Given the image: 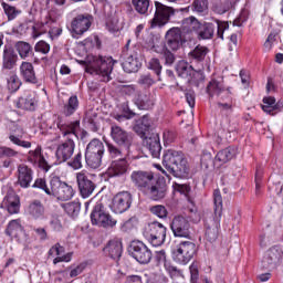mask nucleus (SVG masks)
<instances>
[{
  "mask_svg": "<svg viewBox=\"0 0 283 283\" xmlns=\"http://www.w3.org/2000/svg\"><path fill=\"white\" fill-rule=\"evenodd\" d=\"M56 127L64 140L57 144L55 148V160L57 165L67 163L74 156L76 149V139H78V129H81V122H67L63 118H57Z\"/></svg>",
  "mask_w": 283,
  "mask_h": 283,
  "instance_id": "f257e3e1",
  "label": "nucleus"
},
{
  "mask_svg": "<svg viewBox=\"0 0 283 283\" xmlns=\"http://www.w3.org/2000/svg\"><path fill=\"white\" fill-rule=\"evenodd\" d=\"M214 211L206 213L203 224L206 229V240L216 242L220 233V221L222 220V193L219 189L213 191Z\"/></svg>",
  "mask_w": 283,
  "mask_h": 283,
  "instance_id": "f03ea898",
  "label": "nucleus"
},
{
  "mask_svg": "<svg viewBox=\"0 0 283 283\" xmlns=\"http://www.w3.org/2000/svg\"><path fill=\"white\" fill-rule=\"evenodd\" d=\"M165 169L175 178H189V161L180 150L168 149L163 156Z\"/></svg>",
  "mask_w": 283,
  "mask_h": 283,
  "instance_id": "7ed1b4c3",
  "label": "nucleus"
},
{
  "mask_svg": "<svg viewBox=\"0 0 283 283\" xmlns=\"http://www.w3.org/2000/svg\"><path fill=\"white\" fill-rule=\"evenodd\" d=\"M149 127H151L149 117L144 116L135 126V132L142 138H145L144 144L151 154L153 158H160V151L163 150V146L160 145V136H158V134H151L149 137H146L147 132H149Z\"/></svg>",
  "mask_w": 283,
  "mask_h": 283,
  "instance_id": "20e7f679",
  "label": "nucleus"
},
{
  "mask_svg": "<svg viewBox=\"0 0 283 283\" xmlns=\"http://www.w3.org/2000/svg\"><path fill=\"white\" fill-rule=\"evenodd\" d=\"M114 70V60L112 57H97L93 63L86 66L85 72L97 76L102 83H109L112 81V71Z\"/></svg>",
  "mask_w": 283,
  "mask_h": 283,
  "instance_id": "39448f33",
  "label": "nucleus"
},
{
  "mask_svg": "<svg viewBox=\"0 0 283 283\" xmlns=\"http://www.w3.org/2000/svg\"><path fill=\"white\" fill-rule=\"evenodd\" d=\"M91 222L94 227H101L102 229H114L118 224V220L105 210L103 201H97L93 207Z\"/></svg>",
  "mask_w": 283,
  "mask_h": 283,
  "instance_id": "423d86ee",
  "label": "nucleus"
},
{
  "mask_svg": "<svg viewBox=\"0 0 283 283\" xmlns=\"http://www.w3.org/2000/svg\"><path fill=\"white\" fill-rule=\"evenodd\" d=\"M143 237L151 247H163L167 240V227L158 221H153L145 226Z\"/></svg>",
  "mask_w": 283,
  "mask_h": 283,
  "instance_id": "0eeeda50",
  "label": "nucleus"
},
{
  "mask_svg": "<svg viewBox=\"0 0 283 283\" xmlns=\"http://www.w3.org/2000/svg\"><path fill=\"white\" fill-rule=\"evenodd\" d=\"M105 154V145L99 139H93L86 146L85 160L91 169H98L103 165V155Z\"/></svg>",
  "mask_w": 283,
  "mask_h": 283,
  "instance_id": "6e6552de",
  "label": "nucleus"
},
{
  "mask_svg": "<svg viewBox=\"0 0 283 283\" xmlns=\"http://www.w3.org/2000/svg\"><path fill=\"white\" fill-rule=\"evenodd\" d=\"M196 255V243L191 241H182L172 250V260L177 264H189Z\"/></svg>",
  "mask_w": 283,
  "mask_h": 283,
  "instance_id": "1a4fd4ad",
  "label": "nucleus"
},
{
  "mask_svg": "<svg viewBox=\"0 0 283 283\" xmlns=\"http://www.w3.org/2000/svg\"><path fill=\"white\" fill-rule=\"evenodd\" d=\"M175 14L176 10H174V8L163 4V2L155 1V15L150 20L151 30L167 25Z\"/></svg>",
  "mask_w": 283,
  "mask_h": 283,
  "instance_id": "9d476101",
  "label": "nucleus"
},
{
  "mask_svg": "<svg viewBox=\"0 0 283 283\" xmlns=\"http://www.w3.org/2000/svg\"><path fill=\"white\" fill-rule=\"evenodd\" d=\"M128 255L134 258L139 264H149L151 262V250L143 241H132L128 247Z\"/></svg>",
  "mask_w": 283,
  "mask_h": 283,
  "instance_id": "9b49d317",
  "label": "nucleus"
},
{
  "mask_svg": "<svg viewBox=\"0 0 283 283\" xmlns=\"http://www.w3.org/2000/svg\"><path fill=\"white\" fill-rule=\"evenodd\" d=\"M76 182L82 198H90L96 189L94 175L90 174L87 170H82L76 174Z\"/></svg>",
  "mask_w": 283,
  "mask_h": 283,
  "instance_id": "f8f14e48",
  "label": "nucleus"
},
{
  "mask_svg": "<svg viewBox=\"0 0 283 283\" xmlns=\"http://www.w3.org/2000/svg\"><path fill=\"white\" fill-rule=\"evenodd\" d=\"M51 196L62 201L72 200V198H74V188L65 181H61V178L54 176L52 177Z\"/></svg>",
  "mask_w": 283,
  "mask_h": 283,
  "instance_id": "ddd939ff",
  "label": "nucleus"
},
{
  "mask_svg": "<svg viewBox=\"0 0 283 283\" xmlns=\"http://www.w3.org/2000/svg\"><path fill=\"white\" fill-rule=\"evenodd\" d=\"M129 43H132V40L127 41L123 50V56L125 61L122 64L124 72H127V74L138 72V70H140V66L143 65L138 60V53L134 50H129Z\"/></svg>",
  "mask_w": 283,
  "mask_h": 283,
  "instance_id": "4468645a",
  "label": "nucleus"
},
{
  "mask_svg": "<svg viewBox=\"0 0 283 283\" xmlns=\"http://www.w3.org/2000/svg\"><path fill=\"white\" fill-rule=\"evenodd\" d=\"M93 18L88 13L78 14L71 21V34L74 39L83 36L92 28Z\"/></svg>",
  "mask_w": 283,
  "mask_h": 283,
  "instance_id": "2eb2a0df",
  "label": "nucleus"
},
{
  "mask_svg": "<svg viewBox=\"0 0 283 283\" xmlns=\"http://www.w3.org/2000/svg\"><path fill=\"white\" fill-rule=\"evenodd\" d=\"M264 269H277L283 265V250L280 245H273L270 248L263 256Z\"/></svg>",
  "mask_w": 283,
  "mask_h": 283,
  "instance_id": "dca6fc26",
  "label": "nucleus"
},
{
  "mask_svg": "<svg viewBox=\"0 0 283 283\" xmlns=\"http://www.w3.org/2000/svg\"><path fill=\"white\" fill-rule=\"evenodd\" d=\"M18 109L34 112L39 107V95L34 91H25L18 99L14 101Z\"/></svg>",
  "mask_w": 283,
  "mask_h": 283,
  "instance_id": "f3484780",
  "label": "nucleus"
},
{
  "mask_svg": "<svg viewBox=\"0 0 283 283\" xmlns=\"http://www.w3.org/2000/svg\"><path fill=\"white\" fill-rule=\"evenodd\" d=\"M179 30L182 33L185 41H193L200 30V22L198 21V18L190 15L181 21Z\"/></svg>",
  "mask_w": 283,
  "mask_h": 283,
  "instance_id": "a211bd4d",
  "label": "nucleus"
},
{
  "mask_svg": "<svg viewBox=\"0 0 283 283\" xmlns=\"http://www.w3.org/2000/svg\"><path fill=\"white\" fill-rule=\"evenodd\" d=\"M130 180L139 191L146 192L156 179H154V174L149 171L135 170L130 175Z\"/></svg>",
  "mask_w": 283,
  "mask_h": 283,
  "instance_id": "6ab92c4d",
  "label": "nucleus"
},
{
  "mask_svg": "<svg viewBox=\"0 0 283 283\" xmlns=\"http://www.w3.org/2000/svg\"><path fill=\"white\" fill-rule=\"evenodd\" d=\"M165 39L166 46L169 48V50H172V52L180 50V45H182V43H187V41H185L182 31H180V28L178 27L169 29L166 32Z\"/></svg>",
  "mask_w": 283,
  "mask_h": 283,
  "instance_id": "aec40b11",
  "label": "nucleus"
},
{
  "mask_svg": "<svg viewBox=\"0 0 283 283\" xmlns=\"http://www.w3.org/2000/svg\"><path fill=\"white\" fill-rule=\"evenodd\" d=\"M25 213L31 220H48V210L43 201L34 199L25 208Z\"/></svg>",
  "mask_w": 283,
  "mask_h": 283,
  "instance_id": "412c9836",
  "label": "nucleus"
},
{
  "mask_svg": "<svg viewBox=\"0 0 283 283\" xmlns=\"http://www.w3.org/2000/svg\"><path fill=\"white\" fill-rule=\"evenodd\" d=\"M132 193L129 191L118 192L113 198L112 210L114 213H125L132 207Z\"/></svg>",
  "mask_w": 283,
  "mask_h": 283,
  "instance_id": "4be33fe9",
  "label": "nucleus"
},
{
  "mask_svg": "<svg viewBox=\"0 0 283 283\" xmlns=\"http://www.w3.org/2000/svg\"><path fill=\"white\" fill-rule=\"evenodd\" d=\"M170 229L175 238H189V229H191V226L189 224V220H187V218L177 216L174 218Z\"/></svg>",
  "mask_w": 283,
  "mask_h": 283,
  "instance_id": "5701e85b",
  "label": "nucleus"
},
{
  "mask_svg": "<svg viewBox=\"0 0 283 283\" xmlns=\"http://www.w3.org/2000/svg\"><path fill=\"white\" fill-rule=\"evenodd\" d=\"M156 260L158 264H164V269L166 273L171 277V280H176L177 277H182V270L178 269L171 261L167 260V254L165 250H160L156 253Z\"/></svg>",
  "mask_w": 283,
  "mask_h": 283,
  "instance_id": "b1692460",
  "label": "nucleus"
},
{
  "mask_svg": "<svg viewBox=\"0 0 283 283\" xmlns=\"http://www.w3.org/2000/svg\"><path fill=\"white\" fill-rule=\"evenodd\" d=\"M42 151L43 149L41 148V146H36L35 149L28 153L27 160L31 165H34V167H39L44 171H50V164H48V160H45Z\"/></svg>",
  "mask_w": 283,
  "mask_h": 283,
  "instance_id": "393cba45",
  "label": "nucleus"
},
{
  "mask_svg": "<svg viewBox=\"0 0 283 283\" xmlns=\"http://www.w3.org/2000/svg\"><path fill=\"white\" fill-rule=\"evenodd\" d=\"M19 73L24 83H30L31 85L39 84V77H36V71H34L32 62L23 61L19 66Z\"/></svg>",
  "mask_w": 283,
  "mask_h": 283,
  "instance_id": "a878e982",
  "label": "nucleus"
},
{
  "mask_svg": "<svg viewBox=\"0 0 283 283\" xmlns=\"http://www.w3.org/2000/svg\"><path fill=\"white\" fill-rule=\"evenodd\" d=\"M111 137L120 147H126V149L132 147V135L119 126L111 127Z\"/></svg>",
  "mask_w": 283,
  "mask_h": 283,
  "instance_id": "bb28decb",
  "label": "nucleus"
},
{
  "mask_svg": "<svg viewBox=\"0 0 283 283\" xmlns=\"http://www.w3.org/2000/svg\"><path fill=\"white\" fill-rule=\"evenodd\" d=\"M2 207H6L7 211L11 214L19 213L21 211V199L19 195L13 190H9L3 198Z\"/></svg>",
  "mask_w": 283,
  "mask_h": 283,
  "instance_id": "cd10ccee",
  "label": "nucleus"
},
{
  "mask_svg": "<svg viewBox=\"0 0 283 283\" xmlns=\"http://www.w3.org/2000/svg\"><path fill=\"white\" fill-rule=\"evenodd\" d=\"M33 178L34 171L32 170V168L28 167L25 164H21L18 166V185L21 186L22 189L30 188Z\"/></svg>",
  "mask_w": 283,
  "mask_h": 283,
  "instance_id": "c85d7f7f",
  "label": "nucleus"
},
{
  "mask_svg": "<svg viewBox=\"0 0 283 283\" xmlns=\"http://www.w3.org/2000/svg\"><path fill=\"white\" fill-rule=\"evenodd\" d=\"M49 255L53 259V264L61 262H72L73 252L65 253V248L61 243H56L49 250Z\"/></svg>",
  "mask_w": 283,
  "mask_h": 283,
  "instance_id": "c756f323",
  "label": "nucleus"
},
{
  "mask_svg": "<svg viewBox=\"0 0 283 283\" xmlns=\"http://www.w3.org/2000/svg\"><path fill=\"white\" fill-rule=\"evenodd\" d=\"M129 169V164H127V159L120 158L119 160H115L111 164V167L107 169L108 178H120V176H125Z\"/></svg>",
  "mask_w": 283,
  "mask_h": 283,
  "instance_id": "7c9ffc66",
  "label": "nucleus"
},
{
  "mask_svg": "<svg viewBox=\"0 0 283 283\" xmlns=\"http://www.w3.org/2000/svg\"><path fill=\"white\" fill-rule=\"evenodd\" d=\"M103 252L112 260H120L123 255V243L116 239L111 240L103 249Z\"/></svg>",
  "mask_w": 283,
  "mask_h": 283,
  "instance_id": "2f4dec72",
  "label": "nucleus"
},
{
  "mask_svg": "<svg viewBox=\"0 0 283 283\" xmlns=\"http://www.w3.org/2000/svg\"><path fill=\"white\" fill-rule=\"evenodd\" d=\"M134 104L138 109L147 111L154 107V97L149 93H138L134 97Z\"/></svg>",
  "mask_w": 283,
  "mask_h": 283,
  "instance_id": "473e14b6",
  "label": "nucleus"
},
{
  "mask_svg": "<svg viewBox=\"0 0 283 283\" xmlns=\"http://www.w3.org/2000/svg\"><path fill=\"white\" fill-rule=\"evenodd\" d=\"M6 233L9 235V238L21 240V238L25 235V230H23V226H21V220H11L6 229Z\"/></svg>",
  "mask_w": 283,
  "mask_h": 283,
  "instance_id": "72a5a7b5",
  "label": "nucleus"
},
{
  "mask_svg": "<svg viewBox=\"0 0 283 283\" xmlns=\"http://www.w3.org/2000/svg\"><path fill=\"white\" fill-rule=\"evenodd\" d=\"M146 193L150 200H163L165 196H167V189L164 186H160V184H156L154 181L144 192Z\"/></svg>",
  "mask_w": 283,
  "mask_h": 283,
  "instance_id": "f704fd0d",
  "label": "nucleus"
},
{
  "mask_svg": "<svg viewBox=\"0 0 283 283\" xmlns=\"http://www.w3.org/2000/svg\"><path fill=\"white\" fill-rule=\"evenodd\" d=\"M176 72L178 76L181 78H187L188 81H191V76L196 74V70H193V66L189 64L187 61L181 60L176 64Z\"/></svg>",
  "mask_w": 283,
  "mask_h": 283,
  "instance_id": "c9c22d12",
  "label": "nucleus"
},
{
  "mask_svg": "<svg viewBox=\"0 0 283 283\" xmlns=\"http://www.w3.org/2000/svg\"><path fill=\"white\" fill-rule=\"evenodd\" d=\"M235 156H238V147L229 146L226 149L220 150L214 159L217 163L224 165L226 163L233 160Z\"/></svg>",
  "mask_w": 283,
  "mask_h": 283,
  "instance_id": "e433bc0d",
  "label": "nucleus"
},
{
  "mask_svg": "<svg viewBox=\"0 0 283 283\" xmlns=\"http://www.w3.org/2000/svg\"><path fill=\"white\" fill-rule=\"evenodd\" d=\"M213 34H216V25L211 22H200L199 30L197 31V39L209 40L213 39Z\"/></svg>",
  "mask_w": 283,
  "mask_h": 283,
  "instance_id": "4c0bfd02",
  "label": "nucleus"
},
{
  "mask_svg": "<svg viewBox=\"0 0 283 283\" xmlns=\"http://www.w3.org/2000/svg\"><path fill=\"white\" fill-rule=\"evenodd\" d=\"M13 34H17L18 36H25L28 34L32 35V20L25 19L22 21H19L13 28H12Z\"/></svg>",
  "mask_w": 283,
  "mask_h": 283,
  "instance_id": "58836bf2",
  "label": "nucleus"
},
{
  "mask_svg": "<svg viewBox=\"0 0 283 283\" xmlns=\"http://www.w3.org/2000/svg\"><path fill=\"white\" fill-rule=\"evenodd\" d=\"M207 92L211 97L220 96L224 92V80L222 77L212 78L207 86Z\"/></svg>",
  "mask_w": 283,
  "mask_h": 283,
  "instance_id": "ea45409f",
  "label": "nucleus"
},
{
  "mask_svg": "<svg viewBox=\"0 0 283 283\" xmlns=\"http://www.w3.org/2000/svg\"><path fill=\"white\" fill-rule=\"evenodd\" d=\"M19 56L12 49H4L3 50V57H2V66L4 70H13L17 65Z\"/></svg>",
  "mask_w": 283,
  "mask_h": 283,
  "instance_id": "a19ab883",
  "label": "nucleus"
},
{
  "mask_svg": "<svg viewBox=\"0 0 283 283\" xmlns=\"http://www.w3.org/2000/svg\"><path fill=\"white\" fill-rule=\"evenodd\" d=\"M14 48L20 59H22L23 61H25V59H30V56H34L32 44L25 41H18Z\"/></svg>",
  "mask_w": 283,
  "mask_h": 283,
  "instance_id": "79ce46f5",
  "label": "nucleus"
},
{
  "mask_svg": "<svg viewBox=\"0 0 283 283\" xmlns=\"http://www.w3.org/2000/svg\"><path fill=\"white\" fill-rule=\"evenodd\" d=\"M50 30V21H32L31 36L32 39H39L42 34H45Z\"/></svg>",
  "mask_w": 283,
  "mask_h": 283,
  "instance_id": "37998d69",
  "label": "nucleus"
},
{
  "mask_svg": "<svg viewBox=\"0 0 283 283\" xmlns=\"http://www.w3.org/2000/svg\"><path fill=\"white\" fill-rule=\"evenodd\" d=\"M191 10L199 17L207 15L209 13V0H193Z\"/></svg>",
  "mask_w": 283,
  "mask_h": 283,
  "instance_id": "c03bdc74",
  "label": "nucleus"
},
{
  "mask_svg": "<svg viewBox=\"0 0 283 283\" xmlns=\"http://www.w3.org/2000/svg\"><path fill=\"white\" fill-rule=\"evenodd\" d=\"M78 109V96L72 95L63 107L64 116H72Z\"/></svg>",
  "mask_w": 283,
  "mask_h": 283,
  "instance_id": "a18cd8bd",
  "label": "nucleus"
},
{
  "mask_svg": "<svg viewBox=\"0 0 283 283\" xmlns=\"http://www.w3.org/2000/svg\"><path fill=\"white\" fill-rule=\"evenodd\" d=\"M21 78H19V75H17V73H11L8 77H7V88L9 92L14 93V92H19V90H21Z\"/></svg>",
  "mask_w": 283,
  "mask_h": 283,
  "instance_id": "49530a36",
  "label": "nucleus"
},
{
  "mask_svg": "<svg viewBox=\"0 0 283 283\" xmlns=\"http://www.w3.org/2000/svg\"><path fill=\"white\" fill-rule=\"evenodd\" d=\"M120 111L122 114L115 116L116 120H118L119 123H123V120H130V118H134V116H136V113L129 109V104L127 103L120 105Z\"/></svg>",
  "mask_w": 283,
  "mask_h": 283,
  "instance_id": "de8ad7c7",
  "label": "nucleus"
},
{
  "mask_svg": "<svg viewBox=\"0 0 283 283\" xmlns=\"http://www.w3.org/2000/svg\"><path fill=\"white\" fill-rule=\"evenodd\" d=\"M23 135L19 133H14L9 135V140L13 144L17 145L18 147H22L23 149H30L32 147V143L28 140H22Z\"/></svg>",
  "mask_w": 283,
  "mask_h": 283,
  "instance_id": "09e8293b",
  "label": "nucleus"
},
{
  "mask_svg": "<svg viewBox=\"0 0 283 283\" xmlns=\"http://www.w3.org/2000/svg\"><path fill=\"white\" fill-rule=\"evenodd\" d=\"M32 189H41L46 193V196H52V178L49 186L44 178L35 179L34 184L32 185Z\"/></svg>",
  "mask_w": 283,
  "mask_h": 283,
  "instance_id": "8fccbe9b",
  "label": "nucleus"
},
{
  "mask_svg": "<svg viewBox=\"0 0 283 283\" xmlns=\"http://www.w3.org/2000/svg\"><path fill=\"white\" fill-rule=\"evenodd\" d=\"M132 3L138 14H147L149 12V0H132Z\"/></svg>",
  "mask_w": 283,
  "mask_h": 283,
  "instance_id": "3c124183",
  "label": "nucleus"
},
{
  "mask_svg": "<svg viewBox=\"0 0 283 283\" xmlns=\"http://www.w3.org/2000/svg\"><path fill=\"white\" fill-rule=\"evenodd\" d=\"M1 6L4 10V14L8 17V21H14V19L21 14V10L15 9L13 6L6 2H2Z\"/></svg>",
  "mask_w": 283,
  "mask_h": 283,
  "instance_id": "603ef678",
  "label": "nucleus"
},
{
  "mask_svg": "<svg viewBox=\"0 0 283 283\" xmlns=\"http://www.w3.org/2000/svg\"><path fill=\"white\" fill-rule=\"evenodd\" d=\"M262 109H263V112H265V114H271L272 112H275V109H277V104L275 103V97H273V96L264 97Z\"/></svg>",
  "mask_w": 283,
  "mask_h": 283,
  "instance_id": "864d4df0",
  "label": "nucleus"
},
{
  "mask_svg": "<svg viewBox=\"0 0 283 283\" xmlns=\"http://www.w3.org/2000/svg\"><path fill=\"white\" fill-rule=\"evenodd\" d=\"M63 17L62 9H59L56 7H52L46 14V21H50V23H56V21H60Z\"/></svg>",
  "mask_w": 283,
  "mask_h": 283,
  "instance_id": "5fc2aeb1",
  "label": "nucleus"
},
{
  "mask_svg": "<svg viewBox=\"0 0 283 283\" xmlns=\"http://www.w3.org/2000/svg\"><path fill=\"white\" fill-rule=\"evenodd\" d=\"M209 54V49L207 46L197 45L193 51L190 52V56L196 59V61H205V56Z\"/></svg>",
  "mask_w": 283,
  "mask_h": 283,
  "instance_id": "6e6d98bb",
  "label": "nucleus"
},
{
  "mask_svg": "<svg viewBox=\"0 0 283 283\" xmlns=\"http://www.w3.org/2000/svg\"><path fill=\"white\" fill-rule=\"evenodd\" d=\"M64 211H66L69 216H78V213H81V202L72 201V202L65 203Z\"/></svg>",
  "mask_w": 283,
  "mask_h": 283,
  "instance_id": "4d7b16f0",
  "label": "nucleus"
},
{
  "mask_svg": "<svg viewBox=\"0 0 283 283\" xmlns=\"http://www.w3.org/2000/svg\"><path fill=\"white\" fill-rule=\"evenodd\" d=\"M46 32H49L50 39L54 40V39L61 36V34H63V29H61V27L56 25V22H50V28Z\"/></svg>",
  "mask_w": 283,
  "mask_h": 283,
  "instance_id": "13d9d810",
  "label": "nucleus"
},
{
  "mask_svg": "<svg viewBox=\"0 0 283 283\" xmlns=\"http://www.w3.org/2000/svg\"><path fill=\"white\" fill-rule=\"evenodd\" d=\"M149 70H153L157 76V81H160V73L163 72V65H160L159 59H151L149 62Z\"/></svg>",
  "mask_w": 283,
  "mask_h": 283,
  "instance_id": "bf43d9fd",
  "label": "nucleus"
},
{
  "mask_svg": "<svg viewBox=\"0 0 283 283\" xmlns=\"http://www.w3.org/2000/svg\"><path fill=\"white\" fill-rule=\"evenodd\" d=\"M150 212L157 218H160L161 220L167 218V208H165V206H161V205L153 206L150 208Z\"/></svg>",
  "mask_w": 283,
  "mask_h": 283,
  "instance_id": "052dcab7",
  "label": "nucleus"
},
{
  "mask_svg": "<svg viewBox=\"0 0 283 283\" xmlns=\"http://www.w3.org/2000/svg\"><path fill=\"white\" fill-rule=\"evenodd\" d=\"M161 52L165 65H174V63H176V55H174L171 51H168L165 46H163Z\"/></svg>",
  "mask_w": 283,
  "mask_h": 283,
  "instance_id": "680f3d73",
  "label": "nucleus"
},
{
  "mask_svg": "<svg viewBox=\"0 0 283 283\" xmlns=\"http://www.w3.org/2000/svg\"><path fill=\"white\" fill-rule=\"evenodd\" d=\"M216 23L218 38L224 40V31L229 30V22L216 20Z\"/></svg>",
  "mask_w": 283,
  "mask_h": 283,
  "instance_id": "e2e57ef3",
  "label": "nucleus"
},
{
  "mask_svg": "<svg viewBox=\"0 0 283 283\" xmlns=\"http://www.w3.org/2000/svg\"><path fill=\"white\" fill-rule=\"evenodd\" d=\"M69 166L74 169H82L83 168V154L77 153L73 157V159L69 163Z\"/></svg>",
  "mask_w": 283,
  "mask_h": 283,
  "instance_id": "0e129e2a",
  "label": "nucleus"
},
{
  "mask_svg": "<svg viewBox=\"0 0 283 283\" xmlns=\"http://www.w3.org/2000/svg\"><path fill=\"white\" fill-rule=\"evenodd\" d=\"M156 81H154V77H151V74H144L140 75L138 78V84L143 85L144 87H151Z\"/></svg>",
  "mask_w": 283,
  "mask_h": 283,
  "instance_id": "69168bd1",
  "label": "nucleus"
},
{
  "mask_svg": "<svg viewBox=\"0 0 283 283\" xmlns=\"http://www.w3.org/2000/svg\"><path fill=\"white\" fill-rule=\"evenodd\" d=\"M34 50L40 54H50V44L45 41H39L34 45Z\"/></svg>",
  "mask_w": 283,
  "mask_h": 283,
  "instance_id": "338daca9",
  "label": "nucleus"
},
{
  "mask_svg": "<svg viewBox=\"0 0 283 283\" xmlns=\"http://www.w3.org/2000/svg\"><path fill=\"white\" fill-rule=\"evenodd\" d=\"M120 91L126 96H134V98H136L137 94L139 93L135 85H124L122 86Z\"/></svg>",
  "mask_w": 283,
  "mask_h": 283,
  "instance_id": "774afa93",
  "label": "nucleus"
}]
</instances>
